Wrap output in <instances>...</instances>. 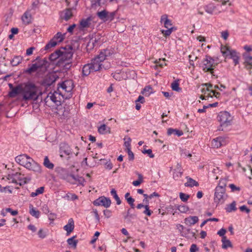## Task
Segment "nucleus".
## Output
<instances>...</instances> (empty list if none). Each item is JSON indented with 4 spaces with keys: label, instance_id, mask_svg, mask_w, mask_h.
Segmentation results:
<instances>
[{
    "label": "nucleus",
    "instance_id": "6e6552de",
    "mask_svg": "<svg viewBox=\"0 0 252 252\" xmlns=\"http://www.w3.org/2000/svg\"><path fill=\"white\" fill-rule=\"evenodd\" d=\"M160 23L164 25V26L166 28L167 30H162V33L165 36L169 35L173 30L172 25L171 21L168 19L167 15L166 14L161 16L160 18Z\"/></svg>",
    "mask_w": 252,
    "mask_h": 252
},
{
    "label": "nucleus",
    "instance_id": "5fc2aeb1",
    "mask_svg": "<svg viewBox=\"0 0 252 252\" xmlns=\"http://www.w3.org/2000/svg\"><path fill=\"white\" fill-rule=\"evenodd\" d=\"M226 186V180L222 179L220 181L219 185L217 187L222 188L225 191V187Z\"/></svg>",
    "mask_w": 252,
    "mask_h": 252
},
{
    "label": "nucleus",
    "instance_id": "052dcab7",
    "mask_svg": "<svg viewBox=\"0 0 252 252\" xmlns=\"http://www.w3.org/2000/svg\"><path fill=\"white\" fill-rule=\"evenodd\" d=\"M6 211H7V213H10L13 216H15L18 214V211L17 210H13L10 208H6Z\"/></svg>",
    "mask_w": 252,
    "mask_h": 252
},
{
    "label": "nucleus",
    "instance_id": "4c0bfd02",
    "mask_svg": "<svg viewBox=\"0 0 252 252\" xmlns=\"http://www.w3.org/2000/svg\"><path fill=\"white\" fill-rule=\"evenodd\" d=\"M60 52H61V51H60V49L56 50L55 52L52 53L50 56V58H49L50 60L51 61H55L57 59H59V62L61 61Z\"/></svg>",
    "mask_w": 252,
    "mask_h": 252
},
{
    "label": "nucleus",
    "instance_id": "ddd939ff",
    "mask_svg": "<svg viewBox=\"0 0 252 252\" xmlns=\"http://www.w3.org/2000/svg\"><path fill=\"white\" fill-rule=\"evenodd\" d=\"M103 61H104L103 60H100V58L98 55L92 59V62L90 64L93 68V71H97L100 70L102 67V63Z\"/></svg>",
    "mask_w": 252,
    "mask_h": 252
},
{
    "label": "nucleus",
    "instance_id": "a18cd8bd",
    "mask_svg": "<svg viewBox=\"0 0 252 252\" xmlns=\"http://www.w3.org/2000/svg\"><path fill=\"white\" fill-rule=\"evenodd\" d=\"M111 194L113 196L114 198L117 201V204L120 205L121 203V201L117 194L116 191L115 189H112L111 191Z\"/></svg>",
    "mask_w": 252,
    "mask_h": 252
},
{
    "label": "nucleus",
    "instance_id": "2eb2a0df",
    "mask_svg": "<svg viewBox=\"0 0 252 252\" xmlns=\"http://www.w3.org/2000/svg\"><path fill=\"white\" fill-rule=\"evenodd\" d=\"M58 91L61 92L60 89H62L63 91H64L66 92H70L73 88V83L70 80H66L61 84H58ZM61 93V92H60Z\"/></svg>",
    "mask_w": 252,
    "mask_h": 252
},
{
    "label": "nucleus",
    "instance_id": "cd10ccee",
    "mask_svg": "<svg viewBox=\"0 0 252 252\" xmlns=\"http://www.w3.org/2000/svg\"><path fill=\"white\" fill-rule=\"evenodd\" d=\"M92 21L91 17H88L87 19H82L80 22V26L82 29L88 28L90 27L91 25V22Z\"/></svg>",
    "mask_w": 252,
    "mask_h": 252
},
{
    "label": "nucleus",
    "instance_id": "37998d69",
    "mask_svg": "<svg viewBox=\"0 0 252 252\" xmlns=\"http://www.w3.org/2000/svg\"><path fill=\"white\" fill-rule=\"evenodd\" d=\"M97 15L100 19L106 21L107 11L106 10L98 12Z\"/></svg>",
    "mask_w": 252,
    "mask_h": 252
},
{
    "label": "nucleus",
    "instance_id": "a878e982",
    "mask_svg": "<svg viewBox=\"0 0 252 252\" xmlns=\"http://www.w3.org/2000/svg\"><path fill=\"white\" fill-rule=\"evenodd\" d=\"M113 53V52L111 49H106L101 51L98 56L100 60L104 61L107 57L110 56Z\"/></svg>",
    "mask_w": 252,
    "mask_h": 252
},
{
    "label": "nucleus",
    "instance_id": "49530a36",
    "mask_svg": "<svg viewBox=\"0 0 252 252\" xmlns=\"http://www.w3.org/2000/svg\"><path fill=\"white\" fill-rule=\"evenodd\" d=\"M64 198L68 200H75L78 199V196L74 193H67L64 197Z\"/></svg>",
    "mask_w": 252,
    "mask_h": 252
},
{
    "label": "nucleus",
    "instance_id": "473e14b6",
    "mask_svg": "<svg viewBox=\"0 0 252 252\" xmlns=\"http://www.w3.org/2000/svg\"><path fill=\"white\" fill-rule=\"evenodd\" d=\"M23 60V57L21 56H15L11 61L10 63L12 66H17Z\"/></svg>",
    "mask_w": 252,
    "mask_h": 252
},
{
    "label": "nucleus",
    "instance_id": "bf43d9fd",
    "mask_svg": "<svg viewBox=\"0 0 252 252\" xmlns=\"http://www.w3.org/2000/svg\"><path fill=\"white\" fill-rule=\"evenodd\" d=\"M96 41L97 40L96 38H91L88 43V46L90 47L91 48H93L94 46V44Z\"/></svg>",
    "mask_w": 252,
    "mask_h": 252
},
{
    "label": "nucleus",
    "instance_id": "dca6fc26",
    "mask_svg": "<svg viewBox=\"0 0 252 252\" xmlns=\"http://www.w3.org/2000/svg\"><path fill=\"white\" fill-rule=\"evenodd\" d=\"M111 200L109 198L105 197H100L94 201L95 205L103 206L106 208L109 207L111 205Z\"/></svg>",
    "mask_w": 252,
    "mask_h": 252
},
{
    "label": "nucleus",
    "instance_id": "7ed1b4c3",
    "mask_svg": "<svg viewBox=\"0 0 252 252\" xmlns=\"http://www.w3.org/2000/svg\"><path fill=\"white\" fill-rule=\"evenodd\" d=\"M217 120L220 123V127H222L221 130L232 125L233 118L230 114L226 111L220 112L217 116ZM220 130V128H219Z\"/></svg>",
    "mask_w": 252,
    "mask_h": 252
},
{
    "label": "nucleus",
    "instance_id": "f257e3e1",
    "mask_svg": "<svg viewBox=\"0 0 252 252\" xmlns=\"http://www.w3.org/2000/svg\"><path fill=\"white\" fill-rule=\"evenodd\" d=\"M38 88L34 84L28 83L24 84L22 98L25 101H35L39 96Z\"/></svg>",
    "mask_w": 252,
    "mask_h": 252
},
{
    "label": "nucleus",
    "instance_id": "a211bd4d",
    "mask_svg": "<svg viewBox=\"0 0 252 252\" xmlns=\"http://www.w3.org/2000/svg\"><path fill=\"white\" fill-rule=\"evenodd\" d=\"M225 139L222 137H218L214 139L211 142V147L213 148H219L225 145Z\"/></svg>",
    "mask_w": 252,
    "mask_h": 252
},
{
    "label": "nucleus",
    "instance_id": "680f3d73",
    "mask_svg": "<svg viewBox=\"0 0 252 252\" xmlns=\"http://www.w3.org/2000/svg\"><path fill=\"white\" fill-rule=\"evenodd\" d=\"M131 139L128 137L126 140L125 141L124 145L126 148V150H128V149H130V143H131Z\"/></svg>",
    "mask_w": 252,
    "mask_h": 252
},
{
    "label": "nucleus",
    "instance_id": "58836bf2",
    "mask_svg": "<svg viewBox=\"0 0 252 252\" xmlns=\"http://www.w3.org/2000/svg\"><path fill=\"white\" fill-rule=\"evenodd\" d=\"M55 82V79L54 78V76H49L45 79L44 81V84L46 86H50L53 83Z\"/></svg>",
    "mask_w": 252,
    "mask_h": 252
},
{
    "label": "nucleus",
    "instance_id": "de8ad7c7",
    "mask_svg": "<svg viewBox=\"0 0 252 252\" xmlns=\"http://www.w3.org/2000/svg\"><path fill=\"white\" fill-rule=\"evenodd\" d=\"M183 172L182 171V170H179L177 171H175L173 173V178L175 180H178L181 176H182Z\"/></svg>",
    "mask_w": 252,
    "mask_h": 252
},
{
    "label": "nucleus",
    "instance_id": "6ab92c4d",
    "mask_svg": "<svg viewBox=\"0 0 252 252\" xmlns=\"http://www.w3.org/2000/svg\"><path fill=\"white\" fill-rule=\"evenodd\" d=\"M75 149L77 150L76 153H75V152H72L69 145L65 143L63 144L61 147V150L62 152L66 155H70L74 153L75 156H77L78 154V151L79 150L77 146L75 147Z\"/></svg>",
    "mask_w": 252,
    "mask_h": 252
},
{
    "label": "nucleus",
    "instance_id": "0e129e2a",
    "mask_svg": "<svg viewBox=\"0 0 252 252\" xmlns=\"http://www.w3.org/2000/svg\"><path fill=\"white\" fill-rule=\"evenodd\" d=\"M142 153L145 154H147L151 158H153L155 156L154 155L152 154L151 149L144 150Z\"/></svg>",
    "mask_w": 252,
    "mask_h": 252
},
{
    "label": "nucleus",
    "instance_id": "4468645a",
    "mask_svg": "<svg viewBox=\"0 0 252 252\" xmlns=\"http://www.w3.org/2000/svg\"><path fill=\"white\" fill-rule=\"evenodd\" d=\"M62 178L72 184H75L76 181H78L81 185H83L84 182V179L82 177H76L74 175L72 174H69L68 173H66L65 175L63 176Z\"/></svg>",
    "mask_w": 252,
    "mask_h": 252
},
{
    "label": "nucleus",
    "instance_id": "c756f323",
    "mask_svg": "<svg viewBox=\"0 0 252 252\" xmlns=\"http://www.w3.org/2000/svg\"><path fill=\"white\" fill-rule=\"evenodd\" d=\"M98 131L100 134H105L107 133H110L111 129L109 127L107 126L106 125L103 124L98 128Z\"/></svg>",
    "mask_w": 252,
    "mask_h": 252
},
{
    "label": "nucleus",
    "instance_id": "4d7b16f0",
    "mask_svg": "<svg viewBox=\"0 0 252 252\" xmlns=\"http://www.w3.org/2000/svg\"><path fill=\"white\" fill-rule=\"evenodd\" d=\"M116 14V12H107V16L106 21H112Z\"/></svg>",
    "mask_w": 252,
    "mask_h": 252
},
{
    "label": "nucleus",
    "instance_id": "ea45409f",
    "mask_svg": "<svg viewBox=\"0 0 252 252\" xmlns=\"http://www.w3.org/2000/svg\"><path fill=\"white\" fill-rule=\"evenodd\" d=\"M43 165L49 169H53L54 167V164L50 161L47 156L44 158Z\"/></svg>",
    "mask_w": 252,
    "mask_h": 252
},
{
    "label": "nucleus",
    "instance_id": "c85d7f7f",
    "mask_svg": "<svg viewBox=\"0 0 252 252\" xmlns=\"http://www.w3.org/2000/svg\"><path fill=\"white\" fill-rule=\"evenodd\" d=\"M222 248L226 249L228 248H232V244L230 241L226 238V236H223L221 239Z\"/></svg>",
    "mask_w": 252,
    "mask_h": 252
},
{
    "label": "nucleus",
    "instance_id": "338daca9",
    "mask_svg": "<svg viewBox=\"0 0 252 252\" xmlns=\"http://www.w3.org/2000/svg\"><path fill=\"white\" fill-rule=\"evenodd\" d=\"M198 250L199 249L197 247V245L196 244H193L191 245L189 251L190 252H196L198 251Z\"/></svg>",
    "mask_w": 252,
    "mask_h": 252
},
{
    "label": "nucleus",
    "instance_id": "774afa93",
    "mask_svg": "<svg viewBox=\"0 0 252 252\" xmlns=\"http://www.w3.org/2000/svg\"><path fill=\"white\" fill-rule=\"evenodd\" d=\"M229 35V32L227 31H223L221 32V36L224 40H226L228 38Z\"/></svg>",
    "mask_w": 252,
    "mask_h": 252
},
{
    "label": "nucleus",
    "instance_id": "4be33fe9",
    "mask_svg": "<svg viewBox=\"0 0 252 252\" xmlns=\"http://www.w3.org/2000/svg\"><path fill=\"white\" fill-rule=\"evenodd\" d=\"M230 58L232 59L234 63V65H236L239 63L240 56L239 53H238L235 50H229V55Z\"/></svg>",
    "mask_w": 252,
    "mask_h": 252
},
{
    "label": "nucleus",
    "instance_id": "c03bdc74",
    "mask_svg": "<svg viewBox=\"0 0 252 252\" xmlns=\"http://www.w3.org/2000/svg\"><path fill=\"white\" fill-rule=\"evenodd\" d=\"M44 190V188L43 187H40L36 189L35 192H32L31 194V196L32 197H35L40 194H42Z\"/></svg>",
    "mask_w": 252,
    "mask_h": 252
},
{
    "label": "nucleus",
    "instance_id": "3c124183",
    "mask_svg": "<svg viewBox=\"0 0 252 252\" xmlns=\"http://www.w3.org/2000/svg\"><path fill=\"white\" fill-rule=\"evenodd\" d=\"M37 234L40 238L44 239L47 236V231L43 229H40L39 230Z\"/></svg>",
    "mask_w": 252,
    "mask_h": 252
},
{
    "label": "nucleus",
    "instance_id": "0eeeda50",
    "mask_svg": "<svg viewBox=\"0 0 252 252\" xmlns=\"http://www.w3.org/2000/svg\"><path fill=\"white\" fill-rule=\"evenodd\" d=\"M217 65V63L215 62V60L210 56H206V58L203 61L202 66L203 70L205 72H210L213 74L214 68Z\"/></svg>",
    "mask_w": 252,
    "mask_h": 252
},
{
    "label": "nucleus",
    "instance_id": "7c9ffc66",
    "mask_svg": "<svg viewBox=\"0 0 252 252\" xmlns=\"http://www.w3.org/2000/svg\"><path fill=\"white\" fill-rule=\"evenodd\" d=\"M76 236H74L67 240V243L68 245L72 248L75 249L77 247V244L78 242L77 240H75Z\"/></svg>",
    "mask_w": 252,
    "mask_h": 252
},
{
    "label": "nucleus",
    "instance_id": "2f4dec72",
    "mask_svg": "<svg viewBox=\"0 0 252 252\" xmlns=\"http://www.w3.org/2000/svg\"><path fill=\"white\" fill-rule=\"evenodd\" d=\"M93 71V68L90 63L85 64L82 68V74L84 76H88Z\"/></svg>",
    "mask_w": 252,
    "mask_h": 252
},
{
    "label": "nucleus",
    "instance_id": "5701e85b",
    "mask_svg": "<svg viewBox=\"0 0 252 252\" xmlns=\"http://www.w3.org/2000/svg\"><path fill=\"white\" fill-rule=\"evenodd\" d=\"M74 228V223L72 218L68 220V223L63 227V229L66 231L67 235H69L73 231Z\"/></svg>",
    "mask_w": 252,
    "mask_h": 252
},
{
    "label": "nucleus",
    "instance_id": "6e6d98bb",
    "mask_svg": "<svg viewBox=\"0 0 252 252\" xmlns=\"http://www.w3.org/2000/svg\"><path fill=\"white\" fill-rule=\"evenodd\" d=\"M178 209L180 212L183 213H186L189 211V208L185 205H180L178 206Z\"/></svg>",
    "mask_w": 252,
    "mask_h": 252
},
{
    "label": "nucleus",
    "instance_id": "e2e57ef3",
    "mask_svg": "<svg viewBox=\"0 0 252 252\" xmlns=\"http://www.w3.org/2000/svg\"><path fill=\"white\" fill-rule=\"evenodd\" d=\"M189 63L191 65H193V61L194 60H196L197 59V57L195 56L194 54H191L189 55Z\"/></svg>",
    "mask_w": 252,
    "mask_h": 252
},
{
    "label": "nucleus",
    "instance_id": "a19ab883",
    "mask_svg": "<svg viewBox=\"0 0 252 252\" xmlns=\"http://www.w3.org/2000/svg\"><path fill=\"white\" fill-rule=\"evenodd\" d=\"M237 208L236 207V203L233 201L232 203L228 205L226 208V212H231L232 211H235Z\"/></svg>",
    "mask_w": 252,
    "mask_h": 252
},
{
    "label": "nucleus",
    "instance_id": "f704fd0d",
    "mask_svg": "<svg viewBox=\"0 0 252 252\" xmlns=\"http://www.w3.org/2000/svg\"><path fill=\"white\" fill-rule=\"evenodd\" d=\"M187 179L188 181L185 184L186 187H192L193 186L197 187L199 186L198 182L193 179L191 178H187Z\"/></svg>",
    "mask_w": 252,
    "mask_h": 252
},
{
    "label": "nucleus",
    "instance_id": "1a4fd4ad",
    "mask_svg": "<svg viewBox=\"0 0 252 252\" xmlns=\"http://www.w3.org/2000/svg\"><path fill=\"white\" fill-rule=\"evenodd\" d=\"M51 102L57 105L61 104L60 93L55 92L54 93H50L45 99V102L48 106H51Z\"/></svg>",
    "mask_w": 252,
    "mask_h": 252
},
{
    "label": "nucleus",
    "instance_id": "412c9836",
    "mask_svg": "<svg viewBox=\"0 0 252 252\" xmlns=\"http://www.w3.org/2000/svg\"><path fill=\"white\" fill-rule=\"evenodd\" d=\"M73 16L71 8H66L63 11L61 14V17L62 19L68 21Z\"/></svg>",
    "mask_w": 252,
    "mask_h": 252
},
{
    "label": "nucleus",
    "instance_id": "c9c22d12",
    "mask_svg": "<svg viewBox=\"0 0 252 252\" xmlns=\"http://www.w3.org/2000/svg\"><path fill=\"white\" fill-rule=\"evenodd\" d=\"M172 134L175 135H177L178 136H180L183 134V132L182 131L177 130L176 129H173L171 128H169L167 130V134L168 135H170Z\"/></svg>",
    "mask_w": 252,
    "mask_h": 252
},
{
    "label": "nucleus",
    "instance_id": "09e8293b",
    "mask_svg": "<svg viewBox=\"0 0 252 252\" xmlns=\"http://www.w3.org/2000/svg\"><path fill=\"white\" fill-rule=\"evenodd\" d=\"M138 179L136 181H134L132 182V184L134 186H138L143 182V177L141 174H138Z\"/></svg>",
    "mask_w": 252,
    "mask_h": 252
},
{
    "label": "nucleus",
    "instance_id": "79ce46f5",
    "mask_svg": "<svg viewBox=\"0 0 252 252\" xmlns=\"http://www.w3.org/2000/svg\"><path fill=\"white\" fill-rule=\"evenodd\" d=\"M153 93V89L150 86H147L146 87L143 92L142 94H144L145 96H149L150 94H151Z\"/></svg>",
    "mask_w": 252,
    "mask_h": 252
},
{
    "label": "nucleus",
    "instance_id": "13d9d810",
    "mask_svg": "<svg viewBox=\"0 0 252 252\" xmlns=\"http://www.w3.org/2000/svg\"><path fill=\"white\" fill-rule=\"evenodd\" d=\"M144 208L145 210L144 211L143 213L148 216H150L153 212L149 209L148 205H145Z\"/></svg>",
    "mask_w": 252,
    "mask_h": 252
},
{
    "label": "nucleus",
    "instance_id": "39448f33",
    "mask_svg": "<svg viewBox=\"0 0 252 252\" xmlns=\"http://www.w3.org/2000/svg\"><path fill=\"white\" fill-rule=\"evenodd\" d=\"M75 47L72 45H67L64 47H62L60 49L61 51V61L64 62L69 60L71 59L73 52L76 50Z\"/></svg>",
    "mask_w": 252,
    "mask_h": 252
},
{
    "label": "nucleus",
    "instance_id": "e433bc0d",
    "mask_svg": "<svg viewBox=\"0 0 252 252\" xmlns=\"http://www.w3.org/2000/svg\"><path fill=\"white\" fill-rule=\"evenodd\" d=\"M136 216L135 214L130 213V209L127 211V214L124 216L125 220L128 222H131L132 220L136 218Z\"/></svg>",
    "mask_w": 252,
    "mask_h": 252
},
{
    "label": "nucleus",
    "instance_id": "864d4df0",
    "mask_svg": "<svg viewBox=\"0 0 252 252\" xmlns=\"http://www.w3.org/2000/svg\"><path fill=\"white\" fill-rule=\"evenodd\" d=\"M179 83L176 81H174L171 84V88L173 90L179 92L181 90V88L179 87Z\"/></svg>",
    "mask_w": 252,
    "mask_h": 252
},
{
    "label": "nucleus",
    "instance_id": "20e7f679",
    "mask_svg": "<svg viewBox=\"0 0 252 252\" xmlns=\"http://www.w3.org/2000/svg\"><path fill=\"white\" fill-rule=\"evenodd\" d=\"M219 3L217 4H215L213 3H210L207 5L205 9L206 12L208 13L213 14H218L220 12L221 9V6L224 5L226 4L227 2H228V0H217Z\"/></svg>",
    "mask_w": 252,
    "mask_h": 252
},
{
    "label": "nucleus",
    "instance_id": "9d476101",
    "mask_svg": "<svg viewBox=\"0 0 252 252\" xmlns=\"http://www.w3.org/2000/svg\"><path fill=\"white\" fill-rule=\"evenodd\" d=\"M64 34H62L61 32H58L50 42L45 46V50H47L51 47H55L57 42H61L63 41Z\"/></svg>",
    "mask_w": 252,
    "mask_h": 252
},
{
    "label": "nucleus",
    "instance_id": "b1692460",
    "mask_svg": "<svg viewBox=\"0 0 252 252\" xmlns=\"http://www.w3.org/2000/svg\"><path fill=\"white\" fill-rule=\"evenodd\" d=\"M244 64L246 69H251L252 68V56L249 55H244Z\"/></svg>",
    "mask_w": 252,
    "mask_h": 252
},
{
    "label": "nucleus",
    "instance_id": "f8f14e48",
    "mask_svg": "<svg viewBox=\"0 0 252 252\" xmlns=\"http://www.w3.org/2000/svg\"><path fill=\"white\" fill-rule=\"evenodd\" d=\"M45 63H46L45 60H39L37 63L32 64L30 67L25 70V72L28 74L35 72L39 69L42 68Z\"/></svg>",
    "mask_w": 252,
    "mask_h": 252
},
{
    "label": "nucleus",
    "instance_id": "bb28decb",
    "mask_svg": "<svg viewBox=\"0 0 252 252\" xmlns=\"http://www.w3.org/2000/svg\"><path fill=\"white\" fill-rule=\"evenodd\" d=\"M198 221V218L196 216H189L185 219V223L188 225H191L195 224Z\"/></svg>",
    "mask_w": 252,
    "mask_h": 252
},
{
    "label": "nucleus",
    "instance_id": "f03ea898",
    "mask_svg": "<svg viewBox=\"0 0 252 252\" xmlns=\"http://www.w3.org/2000/svg\"><path fill=\"white\" fill-rule=\"evenodd\" d=\"M15 161L29 170L36 172H40V165L27 155L23 154L17 156L15 158Z\"/></svg>",
    "mask_w": 252,
    "mask_h": 252
},
{
    "label": "nucleus",
    "instance_id": "72a5a7b5",
    "mask_svg": "<svg viewBox=\"0 0 252 252\" xmlns=\"http://www.w3.org/2000/svg\"><path fill=\"white\" fill-rule=\"evenodd\" d=\"M30 214L38 219L40 216V212L35 209L32 205H30Z\"/></svg>",
    "mask_w": 252,
    "mask_h": 252
},
{
    "label": "nucleus",
    "instance_id": "393cba45",
    "mask_svg": "<svg viewBox=\"0 0 252 252\" xmlns=\"http://www.w3.org/2000/svg\"><path fill=\"white\" fill-rule=\"evenodd\" d=\"M32 16L29 10L26 11L22 17V20L25 25H28L32 22Z\"/></svg>",
    "mask_w": 252,
    "mask_h": 252
},
{
    "label": "nucleus",
    "instance_id": "423d86ee",
    "mask_svg": "<svg viewBox=\"0 0 252 252\" xmlns=\"http://www.w3.org/2000/svg\"><path fill=\"white\" fill-rule=\"evenodd\" d=\"M227 197L225 191L222 188H216L214 200L217 205L223 204Z\"/></svg>",
    "mask_w": 252,
    "mask_h": 252
},
{
    "label": "nucleus",
    "instance_id": "8fccbe9b",
    "mask_svg": "<svg viewBox=\"0 0 252 252\" xmlns=\"http://www.w3.org/2000/svg\"><path fill=\"white\" fill-rule=\"evenodd\" d=\"M229 50H231L226 46H221L220 51L223 56L228 57L229 55Z\"/></svg>",
    "mask_w": 252,
    "mask_h": 252
},
{
    "label": "nucleus",
    "instance_id": "f3484780",
    "mask_svg": "<svg viewBox=\"0 0 252 252\" xmlns=\"http://www.w3.org/2000/svg\"><path fill=\"white\" fill-rule=\"evenodd\" d=\"M22 175L20 173H16L13 175V179L12 180L13 183H15L19 184L20 186L24 185L27 183L26 178L23 177Z\"/></svg>",
    "mask_w": 252,
    "mask_h": 252
},
{
    "label": "nucleus",
    "instance_id": "aec40b11",
    "mask_svg": "<svg viewBox=\"0 0 252 252\" xmlns=\"http://www.w3.org/2000/svg\"><path fill=\"white\" fill-rule=\"evenodd\" d=\"M56 113L61 117H67L69 114V111L66 109L62 105H58L57 107Z\"/></svg>",
    "mask_w": 252,
    "mask_h": 252
},
{
    "label": "nucleus",
    "instance_id": "9b49d317",
    "mask_svg": "<svg viewBox=\"0 0 252 252\" xmlns=\"http://www.w3.org/2000/svg\"><path fill=\"white\" fill-rule=\"evenodd\" d=\"M8 86L10 90L8 95L10 97H14L19 94L22 95L24 84H20L14 87L12 84L9 83Z\"/></svg>",
    "mask_w": 252,
    "mask_h": 252
},
{
    "label": "nucleus",
    "instance_id": "603ef678",
    "mask_svg": "<svg viewBox=\"0 0 252 252\" xmlns=\"http://www.w3.org/2000/svg\"><path fill=\"white\" fill-rule=\"evenodd\" d=\"M179 196L181 200L183 202H186L189 198V195L187 194H185L183 192H180L179 194Z\"/></svg>",
    "mask_w": 252,
    "mask_h": 252
},
{
    "label": "nucleus",
    "instance_id": "69168bd1",
    "mask_svg": "<svg viewBox=\"0 0 252 252\" xmlns=\"http://www.w3.org/2000/svg\"><path fill=\"white\" fill-rule=\"evenodd\" d=\"M126 201H127V203L130 205V207L132 208H134V199L133 198H132L131 197H128V198L127 199Z\"/></svg>",
    "mask_w": 252,
    "mask_h": 252
}]
</instances>
